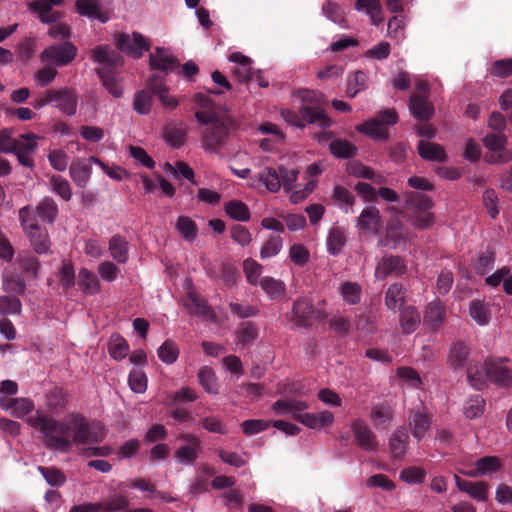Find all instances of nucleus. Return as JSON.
I'll return each mask as SVG.
<instances>
[{
    "label": "nucleus",
    "instance_id": "f257e3e1",
    "mask_svg": "<svg viewBox=\"0 0 512 512\" xmlns=\"http://www.w3.org/2000/svg\"><path fill=\"white\" fill-rule=\"evenodd\" d=\"M114 44L116 50H111L107 44L95 46L90 52V60L102 66L95 69L102 86L113 97L121 98L124 90L113 74L125 64L122 54L133 60H139L151 49L152 42L142 33L133 31L131 34L126 32L115 34Z\"/></svg>",
    "mask_w": 512,
    "mask_h": 512
},
{
    "label": "nucleus",
    "instance_id": "f03ea898",
    "mask_svg": "<svg viewBox=\"0 0 512 512\" xmlns=\"http://www.w3.org/2000/svg\"><path fill=\"white\" fill-rule=\"evenodd\" d=\"M468 356L469 354H449L448 362L455 368L466 367L467 380L476 390H482L487 380L502 388L512 384L509 358L489 355L482 364L480 360H469Z\"/></svg>",
    "mask_w": 512,
    "mask_h": 512
},
{
    "label": "nucleus",
    "instance_id": "7ed1b4c3",
    "mask_svg": "<svg viewBox=\"0 0 512 512\" xmlns=\"http://www.w3.org/2000/svg\"><path fill=\"white\" fill-rule=\"evenodd\" d=\"M404 204L412 212L409 221L416 230L425 231L434 226L436 216L432 211L435 207L432 197L422 192L407 191Z\"/></svg>",
    "mask_w": 512,
    "mask_h": 512
},
{
    "label": "nucleus",
    "instance_id": "20e7f679",
    "mask_svg": "<svg viewBox=\"0 0 512 512\" xmlns=\"http://www.w3.org/2000/svg\"><path fill=\"white\" fill-rule=\"evenodd\" d=\"M327 313L314 307L307 297H298L292 304L290 321L298 328L309 329L314 324H324Z\"/></svg>",
    "mask_w": 512,
    "mask_h": 512
},
{
    "label": "nucleus",
    "instance_id": "39448f33",
    "mask_svg": "<svg viewBox=\"0 0 512 512\" xmlns=\"http://www.w3.org/2000/svg\"><path fill=\"white\" fill-rule=\"evenodd\" d=\"M507 137L499 133H488L482 138L483 145L488 149L484 161L490 165L506 164L512 160V151L506 148Z\"/></svg>",
    "mask_w": 512,
    "mask_h": 512
},
{
    "label": "nucleus",
    "instance_id": "423d86ee",
    "mask_svg": "<svg viewBox=\"0 0 512 512\" xmlns=\"http://www.w3.org/2000/svg\"><path fill=\"white\" fill-rule=\"evenodd\" d=\"M77 47L70 41H63L58 44L47 46L41 52V59L48 61L57 67L70 64L77 56Z\"/></svg>",
    "mask_w": 512,
    "mask_h": 512
},
{
    "label": "nucleus",
    "instance_id": "0eeeda50",
    "mask_svg": "<svg viewBox=\"0 0 512 512\" xmlns=\"http://www.w3.org/2000/svg\"><path fill=\"white\" fill-rule=\"evenodd\" d=\"M228 129L220 119L201 131V148L211 154L219 152L228 138Z\"/></svg>",
    "mask_w": 512,
    "mask_h": 512
},
{
    "label": "nucleus",
    "instance_id": "6e6552de",
    "mask_svg": "<svg viewBox=\"0 0 512 512\" xmlns=\"http://www.w3.org/2000/svg\"><path fill=\"white\" fill-rule=\"evenodd\" d=\"M148 65L150 70L169 75L180 67V61L169 48L156 46L154 52L149 54Z\"/></svg>",
    "mask_w": 512,
    "mask_h": 512
},
{
    "label": "nucleus",
    "instance_id": "1a4fd4ad",
    "mask_svg": "<svg viewBox=\"0 0 512 512\" xmlns=\"http://www.w3.org/2000/svg\"><path fill=\"white\" fill-rule=\"evenodd\" d=\"M28 424L34 429L39 430L43 436H51V433L63 436L71 430L70 426L65 422L56 420L40 411H36L35 416L28 419Z\"/></svg>",
    "mask_w": 512,
    "mask_h": 512
},
{
    "label": "nucleus",
    "instance_id": "9d476101",
    "mask_svg": "<svg viewBox=\"0 0 512 512\" xmlns=\"http://www.w3.org/2000/svg\"><path fill=\"white\" fill-rule=\"evenodd\" d=\"M52 107L57 108L63 115L72 117L77 112L78 94L74 88L61 87L52 89Z\"/></svg>",
    "mask_w": 512,
    "mask_h": 512
},
{
    "label": "nucleus",
    "instance_id": "9b49d317",
    "mask_svg": "<svg viewBox=\"0 0 512 512\" xmlns=\"http://www.w3.org/2000/svg\"><path fill=\"white\" fill-rule=\"evenodd\" d=\"M351 431L357 446L366 452H374L378 448V441L375 433L368 424L360 418L351 422Z\"/></svg>",
    "mask_w": 512,
    "mask_h": 512
},
{
    "label": "nucleus",
    "instance_id": "f8f14e48",
    "mask_svg": "<svg viewBox=\"0 0 512 512\" xmlns=\"http://www.w3.org/2000/svg\"><path fill=\"white\" fill-rule=\"evenodd\" d=\"M24 233L36 254H52L51 240L45 227H41L39 224L29 225L27 228L24 227Z\"/></svg>",
    "mask_w": 512,
    "mask_h": 512
},
{
    "label": "nucleus",
    "instance_id": "ddd939ff",
    "mask_svg": "<svg viewBox=\"0 0 512 512\" xmlns=\"http://www.w3.org/2000/svg\"><path fill=\"white\" fill-rule=\"evenodd\" d=\"M408 267L404 257L400 255H385L378 264L375 275L379 279L388 276H402L407 273Z\"/></svg>",
    "mask_w": 512,
    "mask_h": 512
},
{
    "label": "nucleus",
    "instance_id": "4468645a",
    "mask_svg": "<svg viewBox=\"0 0 512 512\" xmlns=\"http://www.w3.org/2000/svg\"><path fill=\"white\" fill-rule=\"evenodd\" d=\"M446 319V306L441 299L429 302L423 312L424 325L432 332H437Z\"/></svg>",
    "mask_w": 512,
    "mask_h": 512
},
{
    "label": "nucleus",
    "instance_id": "2eb2a0df",
    "mask_svg": "<svg viewBox=\"0 0 512 512\" xmlns=\"http://www.w3.org/2000/svg\"><path fill=\"white\" fill-rule=\"evenodd\" d=\"M454 481L460 492L466 493L471 499L477 502H486L490 485L485 481L472 482L462 479L457 474L454 475Z\"/></svg>",
    "mask_w": 512,
    "mask_h": 512
},
{
    "label": "nucleus",
    "instance_id": "dca6fc26",
    "mask_svg": "<svg viewBox=\"0 0 512 512\" xmlns=\"http://www.w3.org/2000/svg\"><path fill=\"white\" fill-rule=\"evenodd\" d=\"M70 423L73 425L72 444H86L89 441L99 443L102 440L96 434L90 433L89 421L81 413L73 415Z\"/></svg>",
    "mask_w": 512,
    "mask_h": 512
},
{
    "label": "nucleus",
    "instance_id": "f3484780",
    "mask_svg": "<svg viewBox=\"0 0 512 512\" xmlns=\"http://www.w3.org/2000/svg\"><path fill=\"white\" fill-rule=\"evenodd\" d=\"M103 0H76L75 11L90 20H98L105 24L110 21V14L103 11L101 2Z\"/></svg>",
    "mask_w": 512,
    "mask_h": 512
},
{
    "label": "nucleus",
    "instance_id": "a211bd4d",
    "mask_svg": "<svg viewBox=\"0 0 512 512\" xmlns=\"http://www.w3.org/2000/svg\"><path fill=\"white\" fill-rule=\"evenodd\" d=\"M393 417L394 410L388 401L374 404L369 414L372 425L378 430H388L393 422Z\"/></svg>",
    "mask_w": 512,
    "mask_h": 512
},
{
    "label": "nucleus",
    "instance_id": "6ab92c4d",
    "mask_svg": "<svg viewBox=\"0 0 512 512\" xmlns=\"http://www.w3.org/2000/svg\"><path fill=\"white\" fill-rule=\"evenodd\" d=\"M163 140L172 149H180L187 140V127L182 122L171 121L163 128Z\"/></svg>",
    "mask_w": 512,
    "mask_h": 512
},
{
    "label": "nucleus",
    "instance_id": "aec40b11",
    "mask_svg": "<svg viewBox=\"0 0 512 512\" xmlns=\"http://www.w3.org/2000/svg\"><path fill=\"white\" fill-rule=\"evenodd\" d=\"M299 113L305 124H317L323 130L329 129L334 123L325 110L318 105H302Z\"/></svg>",
    "mask_w": 512,
    "mask_h": 512
},
{
    "label": "nucleus",
    "instance_id": "412c9836",
    "mask_svg": "<svg viewBox=\"0 0 512 512\" xmlns=\"http://www.w3.org/2000/svg\"><path fill=\"white\" fill-rule=\"evenodd\" d=\"M408 107L411 115L419 122H428L434 116V106L422 95H412Z\"/></svg>",
    "mask_w": 512,
    "mask_h": 512
},
{
    "label": "nucleus",
    "instance_id": "4be33fe9",
    "mask_svg": "<svg viewBox=\"0 0 512 512\" xmlns=\"http://www.w3.org/2000/svg\"><path fill=\"white\" fill-rule=\"evenodd\" d=\"M417 153L425 161L446 162L448 155L445 148L438 143L427 140H419L417 144Z\"/></svg>",
    "mask_w": 512,
    "mask_h": 512
},
{
    "label": "nucleus",
    "instance_id": "5701e85b",
    "mask_svg": "<svg viewBox=\"0 0 512 512\" xmlns=\"http://www.w3.org/2000/svg\"><path fill=\"white\" fill-rule=\"evenodd\" d=\"M381 225L379 210L374 207H365L357 218V227L366 232L377 235Z\"/></svg>",
    "mask_w": 512,
    "mask_h": 512
},
{
    "label": "nucleus",
    "instance_id": "b1692460",
    "mask_svg": "<svg viewBox=\"0 0 512 512\" xmlns=\"http://www.w3.org/2000/svg\"><path fill=\"white\" fill-rule=\"evenodd\" d=\"M408 431L404 426L398 427L389 438V448L394 459H402L407 451Z\"/></svg>",
    "mask_w": 512,
    "mask_h": 512
},
{
    "label": "nucleus",
    "instance_id": "393cba45",
    "mask_svg": "<svg viewBox=\"0 0 512 512\" xmlns=\"http://www.w3.org/2000/svg\"><path fill=\"white\" fill-rule=\"evenodd\" d=\"M431 426L429 415L422 411H410L409 427L414 438L418 441L424 438Z\"/></svg>",
    "mask_w": 512,
    "mask_h": 512
},
{
    "label": "nucleus",
    "instance_id": "a878e982",
    "mask_svg": "<svg viewBox=\"0 0 512 512\" xmlns=\"http://www.w3.org/2000/svg\"><path fill=\"white\" fill-rule=\"evenodd\" d=\"M399 323L402 331L406 334L416 331L421 323L418 309L413 305L403 306L400 309Z\"/></svg>",
    "mask_w": 512,
    "mask_h": 512
},
{
    "label": "nucleus",
    "instance_id": "bb28decb",
    "mask_svg": "<svg viewBox=\"0 0 512 512\" xmlns=\"http://www.w3.org/2000/svg\"><path fill=\"white\" fill-rule=\"evenodd\" d=\"M356 131L376 141H387L389 131L375 117L355 127Z\"/></svg>",
    "mask_w": 512,
    "mask_h": 512
},
{
    "label": "nucleus",
    "instance_id": "cd10ccee",
    "mask_svg": "<svg viewBox=\"0 0 512 512\" xmlns=\"http://www.w3.org/2000/svg\"><path fill=\"white\" fill-rule=\"evenodd\" d=\"M223 210L233 221L248 222L251 219V212L248 205L239 199H231L225 202Z\"/></svg>",
    "mask_w": 512,
    "mask_h": 512
},
{
    "label": "nucleus",
    "instance_id": "c85d7f7f",
    "mask_svg": "<svg viewBox=\"0 0 512 512\" xmlns=\"http://www.w3.org/2000/svg\"><path fill=\"white\" fill-rule=\"evenodd\" d=\"M91 174L92 167L85 159H77L69 167V175L78 188L86 187Z\"/></svg>",
    "mask_w": 512,
    "mask_h": 512
},
{
    "label": "nucleus",
    "instance_id": "c756f323",
    "mask_svg": "<svg viewBox=\"0 0 512 512\" xmlns=\"http://www.w3.org/2000/svg\"><path fill=\"white\" fill-rule=\"evenodd\" d=\"M16 262L21 271L31 279H37L41 268L40 260L29 251L18 252Z\"/></svg>",
    "mask_w": 512,
    "mask_h": 512
},
{
    "label": "nucleus",
    "instance_id": "7c9ffc66",
    "mask_svg": "<svg viewBox=\"0 0 512 512\" xmlns=\"http://www.w3.org/2000/svg\"><path fill=\"white\" fill-rule=\"evenodd\" d=\"M77 284L85 295H96L101 291V284L97 276L88 268H81L78 272Z\"/></svg>",
    "mask_w": 512,
    "mask_h": 512
},
{
    "label": "nucleus",
    "instance_id": "2f4dec72",
    "mask_svg": "<svg viewBox=\"0 0 512 512\" xmlns=\"http://www.w3.org/2000/svg\"><path fill=\"white\" fill-rule=\"evenodd\" d=\"M329 152L337 159L348 160L357 155L358 148L347 139L337 138L329 144Z\"/></svg>",
    "mask_w": 512,
    "mask_h": 512
},
{
    "label": "nucleus",
    "instance_id": "473e14b6",
    "mask_svg": "<svg viewBox=\"0 0 512 512\" xmlns=\"http://www.w3.org/2000/svg\"><path fill=\"white\" fill-rule=\"evenodd\" d=\"M128 241L125 237L116 234L113 235L109 240L108 250L111 257L118 264H125L129 259V247Z\"/></svg>",
    "mask_w": 512,
    "mask_h": 512
},
{
    "label": "nucleus",
    "instance_id": "72a5a7b5",
    "mask_svg": "<svg viewBox=\"0 0 512 512\" xmlns=\"http://www.w3.org/2000/svg\"><path fill=\"white\" fill-rule=\"evenodd\" d=\"M406 299V290L404 285L400 282H395L391 284L386 292L384 297V303L387 309L395 310L396 308L403 307Z\"/></svg>",
    "mask_w": 512,
    "mask_h": 512
},
{
    "label": "nucleus",
    "instance_id": "f704fd0d",
    "mask_svg": "<svg viewBox=\"0 0 512 512\" xmlns=\"http://www.w3.org/2000/svg\"><path fill=\"white\" fill-rule=\"evenodd\" d=\"M469 316L479 325L486 326L491 320L489 304L484 300L473 299L468 305Z\"/></svg>",
    "mask_w": 512,
    "mask_h": 512
},
{
    "label": "nucleus",
    "instance_id": "c9c22d12",
    "mask_svg": "<svg viewBox=\"0 0 512 512\" xmlns=\"http://www.w3.org/2000/svg\"><path fill=\"white\" fill-rule=\"evenodd\" d=\"M402 229L403 223L400 220L394 219L393 221L389 222L386 227L385 238L380 241V244L391 249L398 248L401 242L405 240Z\"/></svg>",
    "mask_w": 512,
    "mask_h": 512
},
{
    "label": "nucleus",
    "instance_id": "e433bc0d",
    "mask_svg": "<svg viewBox=\"0 0 512 512\" xmlns=\"http://www.w3.org/2000/svg\"><path fill=\"white\" fill-rule=\"evenodd\" d=\"M259 285L271 301H278L286 294V285L282 280L265 276L260 280Z\"/></svg>",
    "mask_w": 512,
    "mask_h": 512
},
{
    "label": "nucleus",
    "instance_id": "4c0bfd02",
    "mask_svg": "<svg viewBox=\"0 0 512 512\" xmlns=\"http://www.w3.org/2000/svg\"><path fill=\"white\" fill-rule=\"evenodd\" d=\"M186 299L190 302L185 304L187 309L195 308V315L214 320L215 314L207 299L200 298L195 292H188Z\"/></svg>",
    "mask_w": 512,
    "mask_h": 512
},
{
    "label": "nucleus",
    "instance_id": "58836bf2",
    "mask_svg": "<svg viewBox=\"0 0 512 512\" xmlns=\"http://www.w3.org/2000/svg\"><path fill=\"white\" fill-rule=\"evenodd\" d=\"M154 97L155 95L152 93V91L145 88L136 91L132 103L135 113L140 116H146L150 114Z\"/></svg>",
    "mask_w": 512,
    "mask_h": 512
},
{
    "label": "nucleus",
    "instance_id": "ea45409f",
    "mask_svg": "<svg viewBox=\"0 0 512 512\" xmlns=\"http://www.w3.org/2000/svg\"><path fill=\"white\" fill-rule=\"evenodd\" d=\"M35 213L42 221L53 224L58 215V206L51 197H45L35 208Z\"/></svg>",
    "mask_w": 512,
    "mask_h": 512
},
{
    "label": "nucleus",
    "instance_id": "a19ab883",
    "mask_svg": "<svg viewBox=\"0 0 512 512\" xmlns=\"http://www.w3.org/2000/svg\"><path fill=\"white\" fill-rule=\"evenodd\" d=\"M474 466H477L481 476L491 477L501 470L502 463L497 456H483L474 462Z\"/></svg>",
    "mask_w": 512,
    "mask_h": 512
},
{
    "label": "nucleus",
    "instance_id": "79ce46f5",
    "mask_svg": "<svg viewBox=\"0 0 512 512\" xmlns=\"http://www.w3.org/2000/svg\"><path fill=\"white\" fill-rule=\"evenodd\" d=\"M259 330L256 324L252 321H245L241 323V327L236 332V340L243 347H247L258 338Z\"/></svg>",
    "mask_w": 512,
    "mask_h": 512
},
{
    "label": "nucleus",
    "instance_id": "37998d69",
    "mask_svg": "<svg viewBox=\"0 0 512 512\" xmlns=\"http://www.w3.org/2000/svg\"><path fill=\"white\" fill-rule=\"evenodd\" d=\"M2 289L17 297L25 294L27 285L22 275L3 276Z\"/></svg>",
    "mask_w": 512,
    "mask_h": 512
},
{
    "label": "nucleus",
    "instance_id": "c03bdc74",
    "mask_svg": "<svg viewBox=\"0 0 512 512\" xmlns=\"http://www.w3.org/2000/svg\"><path fill=\"white\" fill-rule=\"evenodd\" d=\"M200 450L188 445H180L174 451L175 461L182 466H194L199 458Z\"/></svg>",
    "mask_w": 512,
    "mask_h": 512
},
{
    "label": "nucleus",
    "instance_id": "a18cd8bd",
    "mask_svg": "<svg viewBox=\"0 0 512 512\" xmlns=\"http://www.w3.org/2000/svg\"><path fill=\"white\" fill-rule=\"evenodd\" d=\"M346 244V237L340 228H332L327 236V252L332 256H338Z\"/></svg>",
    "mask_w": 512,
    "mask_h": 512
},
{
    "label": "nucleus",
    "instance_id": "49530a36",
    "mask_svg": "<svg viewBox=\"0 0 512 512\" xmlns=\"http://www.w3.org/2000/svg\"><path fill=\"white\" fill-rule=\"evenodd\" d=\"M37 470L43 476L47 484L52 487H61L67 480L64 472L55 466H38Z\"/></svg>",
    "mask_w": 512,
    "mask_h": 512
},
{
    "label": "nucleus",
    "instance_id": "de8ad7c7",
    "mask_svg": "<svg viewBox=\"0 0 512 512\" xmlns=\"http://www.w3.org/2000/svg\"><path fill=\"white\" fill-rule=\"evenodd\" d=\"M176 229L188 242H193L198 236L197 224L188 216L182 215L178 217L176 221Z\"/></svg>",
    "mask_w": 512,
    "mask_h": 512
},
{
    "label": "nucleus",
    "instance_id": "09e8293b",
    "mask_svg": "<svg viewBox=\"0 0 512 512\" xmlns=\"http://www.w3.org/2000/svg\"><path fill=\"white\" fill-rule=\"evenodd\" d=\"M343 300L350 305H357L361 301L362 287L357 282H344L340 287Z\"/></svg>",
    "mask_w": 512,
    "mask_h": 512
},
{
    "label": "nucleus",
    "instance_id": "8fccbe9b",
    "mask_svg": "<svg viewBox=\"0 0 512 512\" xmlns=\"http://www.w3.org/2000/svg\"><path fill=\"white\" fill-rule=\"evenodd\" d=\"M332 197L339 208L346 213L355 203V196L346 187L339 184L334 186Z\"/></svg>",
    "mask_w": 512,
    "mask_h": 512
},
{
    "label": "nucleus",
    "instance_id": "3c124183",
    "mask_svg": "<svg viewBox=\"0 0 512 512\" xmlns=\"http://www.w3.org/2000/svg\"><path fill=\"white\" fill-rule=\"evenodd\" d=\"M101 511L106 512H124L128 511L130 501L124 494H115L107 501L99 502Z\"/></svg>",
    "mask_w": 512,
    "mask_h": 512
},
{
    "label": "nucleus",
    "instance_id": "603ef678",
    "mask_svg": "<svg viewBox=\"0 0 512 512\" xmlns=\"http://www.w3.org/2000/svg\"><path fill=\"white\" fill-rule=\"evenodd\" d=\"M484 410L485 400L479 394L470 396L464 405V414L468 419H477L481 417Z\"/></svg>",
    "mask_w": 512,
    "mask_h": 512
},
{
    "label": "nucleus",
    "instance_id": "864d4df0",
    "mask_svg": "<svg viewBox=\"0 0 512 512\" xmlns=\"http://www.w3.org/2000/svg\"><path fill=\"white\" fill-rule=\"evenodd\" d=\"M198 379L204 390L216 395L218 394V384L213 369L209 366H203L198 372Z\"/></svg>",
    "mask_w": 512,
    "mask_h": 512
},
{
    "label": "nucleus",
    "instance_id": "5fc2aeb1",
    "mask_svg": "<svg viewBox=\"0 0 512 512\" xmlns=\"http://www.w3.org/2000/svg\"><path fill=\"white\" fill-rule=\"evenodd\" d=\"M426 471L419 466H409L400 471L399 478L409 485L422 484L426 478Z\"/></svg>",
    "mask_w": 512,
    "mask_h": 512
},
{
    "label": "nucleus",
    "instance_id": "6e6d98bb",
    "mask_svg": "<svg viewBox=\"0 0 512 512\" xmlns=\"http://www.w3.org/2000/svg\"><path fill=\"white\" fill-rule=\"evenodd\" d=\"M60 285L64 291H69L75 286V269L71 260H63L59 269Z\"/></svg>",
    "mask_w": 512,
    "mask_h": 512
},
{
    "label": "nucleus",
    "instance_id": "4d7b16f0",
    "mask_svg": "<svg viewBox=\"0 0 512 512\" xmlns=\"http://www.w3.org/2000/svg\"><path fill=\"white\" fill-rule=\"evenodd\" d=\"M22 311V302L16 296H0V315H19Z\"/></svg>",
    "mask_w": 512,
    "mask_h": 512
},
{
    "label": "nucleus",
    "instance_id": "13d9d810",
    "mask_svg": "<svg viewBox=\"0 0 512 512\" xmlns=\"http://www.w3.org/2000/svg\"><path fill=\"white\" fill-rule=\"evenodd\" d=\"M498 194L495 189L487 188L483 191L482 194V203L487 213L491 219H496L499 215V207H498Z\"/></svg>",
    "mask_w": 512,
    "mask_h": 512
},
{
    "label": "nucleus",
    "instance_id": "bf43d9fd",
    "mask_svg": "<svg viewBox=\"0 0 512 512\" xmlns=\"http://www.w3.org/2000/svg\"><path fill=\"white\" fill-rule=\"evenodd\" d=\"M147 376L141 368H133L128 375V385L135 393H144L147 389Z\"/></svg>",
    "mask_w": 512,
    "mask_h": 512
},
{
    "label": "nucleus",
    "instance_id": "052dcab7",
    "mask_svg": "<svg viewBox=\"0 0 512 512\" xmlns=\"http://www.w3.org/2000/svg\"><path fill=\"white\" fill-rule=\"evenodd\" d=\"M260 181L263 182L266 189L272 193H276L281 189L280 173L273 167H266L260 174Z\"/></svg>",
    "mask_w": 512,
    "mask_h": 512
},
{
    "label": "nucleus",
    "instance_id": "680f3d73",
    "mask_svg": "<svg viewBox=\"0 0 512 512\" xmlns=\"http://www.w3.org/2000/svg\"><path fill=\"white\" fill-rule=\"evenodd\" d=\"M322 13L327 19L340 26H343V23L346 22L341 6L331 0L324 1L322 4Z\"/></svg>",
    "mask_w": 512,
    "mask_h": 512
},
{
    "label": "nucleus",
    "instance_id": "e2e57ef3",
    "mask_svg": "<svg viewBox=\"0 0 512 512\" xmlns=\"http://www.w3.org/2000/svg\"><path fill=\"white\" fill-rule=\"evenodd\" d=\"M283 239L279 235H271L260 249V258L268 259L276 256L282 249Z\"/></svg>",
    "mask_w": 512,
    "mask_h": 512
},
{
    "label": "nucleus",
    "instance_id": "0e129e2a",
    "mask_svg": "<svg viewBox=\"0 0 512 512\" xmlns=\"http://www.w3.org/2000/svg\"><path fill=\"white\" fill-rule=\"evenodd\" d=\"M346 171L349 175L360 179L373 180L375 178L374 169L358 160L349 163Z\"/></svg>",
    "mask_w": 512,
    "mask_h": 512
},
{
    "label": "nucleus",
    "instance_id": "69168bd1",
    "mask_svg": "<svg viewBox=\"0 0 512 512\" xmlns=\"http://www.w3.org/2000/svg\"><path fill=\"white\" fill-rule=\"evenodd\" d=\"M168 436V430L163 424L155 423L151 425L144 434L143 443L148 445L164 441Z\"/></svg>",
    "mask_w": 512,
    "mask_h": 512
},
{
    "label": "nucleus",
    "instance_id": "338daca9",
    "mask_svg": "<svg viewBox=\"0 0 512 512\" xmlns=\"http://www.w3.org/2000/svg\"><path fill=\"white\" fill-rule=\"evenodd\" d=\"M243 270L249 284L256 286L260 283L259 277L262 272L261 264L252 258H247L243 261Z\"/></svg>",
    "mask_w": 512,
    "mask_h": 512
},
{
    "label": "nucleus",
    "instance_id": "774afa93",
    "mask_svg": "<svg viewBox=\"0 0 512 512\" xmlns=\"http://www.w3.org/2000/svg\"><path fill=\"white\" fill-rule=\"evenodd\" d=\"M290 260L298 267L305 266L310 259L308 249L302 244H293L289 249Z\"/></svg>",
    "mask_w": 512,
    "mask_h": 512
}]
</instances>
